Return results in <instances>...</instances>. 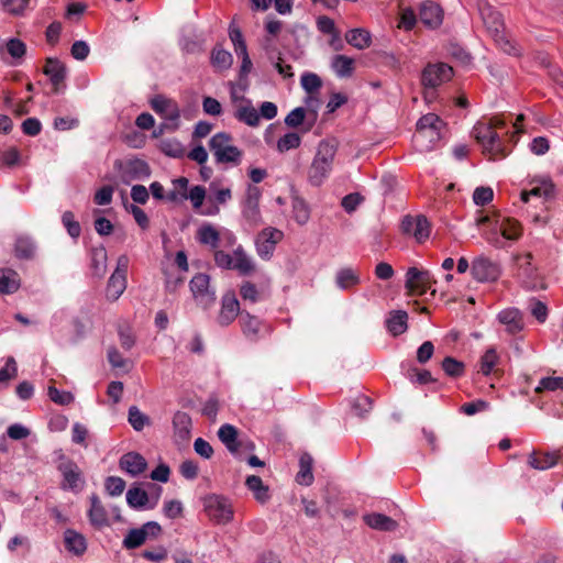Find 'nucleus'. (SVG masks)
<instances>
[{
  "label": "nucleus",
  "mask_w": 563,
  "mask_h": 563,
  "mask_svg": "<svg viewBox=\"0 0 563 563\" xmlns=\"http://www.w3.org/2000/svg\"><path fill=\"white\" fill-rule=\"evenodd\" d=\"M128 167L129 173L135 178L148 177L151 174L150 166L141 159L131 161Z\"/></svg>",
  "instance_id": "nucleus-64"
},
{
  "label": "nucleus",
  "mask_w": 563,
  "mask_h": 563,
  "mask_svg": "<svg viewBox=\"0 0 563 563\" xmlns=\"http://www.w3.org/2000/svg\"><path fill=\"white\" fill-rule=\"evenodd\" d=\"M129 422L134 430L141 431L150 423V419L136 406H132L129 409Z\"/></svg>",
  "instance_id": "nucleus-53"
},
{
  "label": "nucleus",
  "mask_w": 563,
  "mask_h": 563,
  "mask_svg": "<svg viewBox=\"0 0 563 563\" xmlns=\"http://www.w3.org/2000/svg\"><path fill=\"white\" fill-rule=\"evenodd\" d=\"M291 207L295 221L300 225L306 224L310 219V208L308 203L302 198L296 197L292 199Z\"/></svg>",
  "instance_id": "nucleus-47"
},
{
  "label": "nucleus",
  "mask_w": 563,
  "mask_h": 563,
  "mask_svg": "<svg viewBox=\"0 0 563 563\" xmlns=\"http://www.w3.org/2000/svg\"><path fill=\"white\" fill-rule=\"evenodd\" d=\"M407 312L395 311L387 319V329L394 335L402 334L407 330Z\"/></svg>",
  "instance_id": "nucleus-45"
},
{
  "label": "nucleus",
  "mask_w": 563,
  "mask_h": 563,
  "mask_svg": "<svg viewBox=\"0 0 563 563\" xmlns=\"http://www.w3.org/2000/svg\"><path fill=\"white\" fill-rule=\"evenodd\" d=\"M2 9L13 15H20L29 4V0H0Z\"/></svg>",
  "instance_id": "nucleus-58"
},
{
  "label": "nucleus",
  "mask_w": 563,
  "mask_h": 563,
  "mask_svg": "<svg viewBox=\"0 0 563 563\" xmlns=\"http://www.w3.org/2000/svg\"><path fill=\"white\" fill-rule=\"evenodd\" d=\"M120 467L131 476H137L142 474L147 466V463L145 459L136 453V452H129L120 459Z\"/></svg>",
  "instance_id": "nucleus-29"
},
{
  "label": "nucleus",
  "mask_w": 563,
  "mask_h": 563,
  "mask_svg": "<svg viewBox=\"0 0 563 563\" xmlns=\"http://www.w3.org/2000/svg\"><path fill=\"white\" fill-rule=\"evenodd\" d=\"M473 135L477 143L481 144L483 153L488 155L490 159H499L507 156L505 136L506 121L503 115H495L488 121H479L473 128Z\"/></svg>",
  "instance_id": "nucleus-1"
},
{
  "label": "nucleus",
  "mask_w": 563,
  "mask_h": 563,
  "mask_svg": "<svg viewBox=\"0 0 563 563\" xmlns=\"http://www.w3.org/2000/svg\"><path fill=\"white\" fill-rule=\"evenodd\" d=\"M14 252L19 258H31L34 255L35 246L29 238H18Z\"/></svg>",
  "instance_id": "nucleus-52"
},
{
  "label": "nucleus",
  "mask_w": 563,
  "mask_h": 563,
  "mask_svg": "<svg viewBox=\"0 0 563 563\" xmlns=\"http://www.w3.org/2000/svg\"><path fill=\"white\" fill-rule=\"evenodd\" d=\"M62 221L71 238L76 239L80 235V224L78 221H76L75 216L71 211H65L63 213Z\"/></svg>",
  "instance_id": "nucleus-56"
},
{
  "label": "nucleus",
  "mask_w": 563,
  "mask_h": 563,
  "mask_svg": "<svg viewBox=\"0 0 563 563\" xmlns=\"http://www.w3.org/2000/svg\"><path fill=\"white\" fill-rule=\"evenodd\" d=\"M126 501L132 508H142L148 501L147 493L141 488H130L126 493Z\"/></svg>",
  "instance_id": "nucleus-51"
},
{
  "label": "nucleus",
  "mask_w": 563,
  "mask_h": 563,
  "mask_svg": "<svg viewBox=\"0 0 563 563\" xmlns=\"http://www.w3.org/2000/svg\"><path fill=\"white\" fill-rule=\"evenodd\" d=\"M234 117L240 122H243L252 128L258 126L261 121L258 111L247 99H241L240 103L235 108Z\"/></svg>",
  "instance_id": "nucleus-30"
},
{
  "label": "nucleus",
  "mask_w": 563,
  "mask_h": 563,
  "mask_svg": "<svg viewBox=\"0 0 563 563\" xmlns=\"http://www.w3.org/2000/svg\"><path fill=\"white\" fill-rule=\"evenodd\" d=\"M64 543L66 550L76 556H81L87 551L86 538L74 529L65 530Z\"/></svg>",
  "instance_id": "nucleus-31"
},
{
  "label": "nucleus",
  "mask_w": 563,
  "mask_h": 563,
  "mask_svg": "<svg viewBox=\"0 0 563 563\" xmlns=\"http://www.w3.org/2000/svg\"><path fill=\"white\" fill-rule=\"evenodd\" d=\"M313 460L308 453H303L299 459V472L296 475V481L300 485L309 486L313 482L312 474Z\"/></svg>",
  "instance_id": "nucleus-38"
},
{
  "label": "nucleus",
  "mask_w": 563,
  "mask_h": 563,
  "mask_svg": "<svg viewBox=\"0 0 563 563\" xmlns=\"http://www.w3.org/2000/svg\"><path fill=\"white\" fill-rule=\"evenodd\" d=\"M233 58L230 52L223 49L220 46H216L211 52V64L219 70H227L231 67Z\"/></svg>",
  "instance_id": "nucleus-44"
},
{
  "label": "nucleus",
  "mask_w": 563,
  "mask_h": 563,
  "mask_svg": "<svg viewBox=\"0 0 563 563\" xmlns=\"http://www.w3.org/2000/svg\"><path fill=\"white\" fill-rule=\"evenodd\" d=\"M335 280L341 289H349L360 283V276L352 268H342L338 272Z\"/></svg>",
  "instance_id": "nucleus-49"
},
{
  "label": "nucleus",
  "mask_w": 563,
  "mask_h": 563,
  "mask_svg": "<svg viewBox=\"0 0 563 563\" xmlns=\"http://www.w3.org/2000/svg\"><path fill=\"white\" fill-rule=\"evenodd\" d=\"M481 15L496 45L509 55H519L520 49L506 33L501 14L489 5L481 9Z\"/></svg>",
  "instance_id": "nucleus-2"
},
{
  "label": "nucleus",
  "mask_w": 563,
  "mask_h": 563,
  "mask_svg": "<svg viewBox=\"0 0 563 563\" xmlns=\"http://www.w3.org/2000/svg\"><path fill=\"white\" fill-rule=\"evenodd\" d=\"M159 150L167 156L181 158L186 155V148L177 139H165L161 141Z\"/></svg>",
  "instance_id": "nucleus-46"
},
{
  "label": "nucleus",
  "mask_w": 563,
  "mask_h": 563,
  "mask_svg": "<svg viewBox=\"0 0 563 563\" xmlns=\"http://www.w3.org/2000/svg\"><path fill=\"white\" fill-rule=\"evenodd\" d=\"M563 457V449L552 452L533 451L529 455V465L539 471H544L553 467Z\"/></svg>",
  "instance_id": "nucleus-23"
},
{
  "label": "nucleus",
  "mask_w": 563,
  "mask_h": 563,
  "mask_svg": "<svg viewBox=\"0 0 563 563\" xmlns=\"http://www.w3.org/2000/svg\"><path fill=\"white\" fill-rule=\"evenodd\" d=\"M346 42L356 47L357 49H364L371 46L372 38L368 31L364 29H353L345 34Z\"/></svg>",
  "instance_id": "nucleus-42"
},
{
  "label": "nucleus",
  "mask_w": 563,
  "mask_h": 563,
  "mask_svg": "<svg viewBox=\"0 0 563 563\" xmlns=\"http://www.w3.org/2000/svg\"><path fill=\"white\" fill-rule=\"evenodd\" d=\"M419 16L424 25L435 29L443 21V11L438 3L427 0L420 5Z\"/></svg>",
  "instance_id": "nucleus-25"
},
{
  "label": "nucleus",
  "mask_w": 563,
  "mask_h": 563,
  "mask_svg": "<svg viewBox=\"0 0 563 563\" xmlns=\"http://www.w3.org/2000/svg\"><path fill=\"white\" fill-rule=\"evenodd\" d=\"M262 192L258 187L249 185L245 191V198L242 201V216L251 227H257L262 223L260 210V200Z\"/></svg>",
  "instance_id": "nucleus-11"
},
{
  "label": "nucleus",
  "mask_w": 563,
  "mask_h": 563,
  "mask_svg": "<svg viewBox=\"0 0 563 563\" xmlns=\"http://www.w3.org/2000/svg\"><path fill=\"white\" fill-rule=\"evenodd\" d=\"M443 129L418 128L413 135V143L418 151L427 152L433 148L434 144L441 139Z\"/></svg>",
  "instance_id": "nucleus-26"
},
{
  "label": "nucleus",
  "mask_w": 563,
  "mask_h": 563,
  "mask_svg": "<svg viewBox=\"0 0 563 563\" xmlns=\"http://www.w3.org/2000/svg\"><path fill=\"white\" fill-rule=\"evenodd\" d=\"M20 287V278L16 272L0 269V294H12Z\"/></svg>",
  "instance_id": "nucleus-40"
},
{
  "label": "nucleus",
  "mask_w": 563,
  "mask_h": 563,
  "mask_svg": "<svg viewBox=\"0 0 563 563\" xmlns=\"http://www.w3.org/2000/svg\"><path fill=\"white\" fill-rule=\"evenodd\" d=\"M106 490L111 496H120L125 489V482L121 477L109 476L104 483Z\"/></svg>",
  "instance_id": "nucleus-62"
},
{
  "label": "nucleus",
  "mask_w": 563,
  "mask_h": 563,
  "mask_svg": "<svg viewBox=\"0 0 563 563\" xmlns=\"http://www.w3.org/2000/svg\"><path fill=\"white\" fill-rule=\"evenodd\" d=\"M205 512L214 525H227L233 519V508L230 500L219 495L203 498Z\"/></svg>",
  "instance_id": "nucleus-6"
},
{
  "label": "nucleus",
  "mask_w": 563,
  "mask_h": 563,
  "mask_svg": "<svg viewBox=\"0 0 563 563\" xmlns=\"http://www.w3.org/2000/svg\"><path fill=\"white\" fill-rule=\"evenodd\" d=\"M402 232L416 239L418 243H423L429 239L431 225L424 216H406L401 221Z\"/></svg>",
  "instance_id": "nucleus-19"
},
{
  "label": "nucleus",
  "mask_w": 563,
  "mask_h": 563,
  "mask_svg": "<svg viewBox=\"0 0 563 563\" xmlns=\"http://www.w3.org/2000/svg\"><path fill=\"white\" fill-rule=\"evenodd\" d=\"M453 76L451 66L444 63L429 64L421 75V82L426 88L424 99L430 102L434 99V89L449 81Z\"/></svg>",
  "instance_id": "nucleus-5"
},
{
  "label": "nucleus",
  "mask_w": 563,
  "mask_h": 563,
  "mask_svg": "<svg viewBox=\"0 0 563 563\" xmlns=\"http://www.w3.org/2000/svg\"><path fill=\"white\" fill-rule=\"evenodd\" d=\"M198 242L203 245H209L213 250H216L219 246V242L221 238L227 242V245L233 246L236 242V238L233 233L230 231H224L223 233H220L218 229L210 224V223H203L199 227L197 230L196 235Z\"/></svg>",
  "instance_id": "nucleus-16"
},
{
  "label": "nucleus",
  "mask_w": 563,
  "mask_h": 563,
  "mask_svg": "<svg viewBox=\"0 0 563 563\" xmlns=\"http://www.w3.org/2000/svg\"><path fill=\"white\" fill-rule=\"evenodd\" d=\"M66 66L57 58L48 57L45 60L43 73L49 78L55 92H58L66 78Z\"/></svg>",
  "instance_id": "nucleus-24"
},
{
  "label": "nucleus",
  "mask_w": 563,
  "mask_h": 563,
  "mask_svg": "<svg viewBox=\"0 0 563 563\" xmlns=\"http://www.w3.org/2000/svg\"><path fill=\"white\" fill-rule=\"evenodd\" d=\"M239 324L243 335L251 342L262 340L272 331L271 327L265 321L247 311L241 312Z\"/></svg>",
  "instance_id": "nucleus-10"
},
{
  "label": "nucleus",
  "mask_w": 563,
  "mask_h": 563,
  "mask_svg": "<svg viewBox=\"0 0 563 563\" xmlns=\"http://www.w3.org/2000/svg\"><path fill=\"white\" fill-rule=\"evenodd\" d=\"M107 261H108V254L104 246L99 245L96 247H92L90 251V267L92 269V273L98 276L102 277L107 272Z\"/></svg>",
  "instance_id": "nucleus-35"
},
{
  "label": "nucleus",
  "mask_w": 563,
  "mask_h": 563,
  "mask_svg": "<svg viewBox=\"0 0 563 563\" xmlns=\"http://www.w3.org/2000/svg\"><path fill=\"white\" fill-rule=\"evenodd\" d=\"M321 85V79L316 74L307 73L301 76V86L309 95L317 92Z\"/></svg>",
  "instance_id": "nucleus-57"
},
{
  "label": "nucleus",
  "mask_w": 563,
  "mask_h": 563,
  "mask_svg": "<svg viewBox=\"0 0 563 563\" xmlns=\"http://www.w3.org/2000/svg\"><path fill=\"white\" fill-rule=\"evenodd\" d=\"M47 394L49 399L58 405H69L74 400V397L69 391L59 390L54 386L48 387Z\"/></svg>",
  "instance_id": "nucleus-63"
},
{
  "label": "nucleus",
  "mask_w": 563,
  "mask_h": 563,
  "mask_svg": "<svg viewBox=\"0 0 563 563\" xmlns=\"http://www.w3.org/2000/svg\"><path fill=\"white\" fill-rule=\"evenodd\" d=\"M531 314L537 319L539 323H544L548 319V307L544 302L532 299L529 303Z\"/></svg>",
  "instance_id": "nucleus-59"
},
{
  "label": "nucleus",
  "mask_w": 563,
  "mask_h": 563,
  "mask_svg": "<svg viewBox=\"0 0 563 563\" xmlns=\"http://www.w3.org/2000/svg\"><path fill=\"white\" fill-rule=\"evenodd\" d=\"M563 390V376H549L540 379L534 391L541 394L543 391Z\"/></svg>",
  "instance_id": "nucleus-50"
},
{
  "label": "nucleus",
  "mask_w": 563,
  "mask_h": 563,
  "mask_svg": "<svg viewBox=\"0 0 563 563\" xmlns=\"http://www.w3.org/2000/svg\"><path fill=\"white\" fill-rule=\"evenodd\" d=\"M240 302L234 291H227L221 298L217 323L221 327L230 325L238 317H241Z\"/></svg>",
  "instance_id": "nucleus-18"
},
{
  "label": "nucleus",
  "mask_w": 563,
  "mask_h": 563,
  "mask_svg": "<svg viewBox=\"0 0 563 563\" xmlns=\"http://www.w3.org/2000/svg\"><path fill=\"white\" fill-rule=\"evenodd\" d=\"M477 373L499 378L504 374L501 356L495 346L487 347L477 362Z\"/></svg>",
  "instance_id": "nucleus-17"
},
{
  "label": "nucleus",
  "mask_w": 563,
  "mask_h": 563,
  "mask_svg": "<svg viewBox=\"0 0 563 563\" xmlns=\"http://www.w3.org/2000/svg\"><path fill=\"white\" fill-rule=\"evenodd\" d=\"M90 508L88 510L89 522L96 529H102L109 526V518L106 508L103 507L100 498L97 495H91Z\"/></svg>",
  "instance_id": "nucleus-27"
},
{
  "label": "nucleus",
  "mask_w": 563,
  "mask_h": 563,
  "mask_svg": "<svg viewBox=\"0 0 563 563\" xmlns=\"http://www.w3.org/2000/svg\"><path fill=\"white\" fill-rule=\"evenodd\" d=\"M471 273L474 279L479 283H492L499 278L501 269L498 263L481 255L473 260Z\"/></svg>",
  "instance_id": "nucleus-13"
},
{
  "label": "nucleus",
  "mask_w": 563,
  "mask_h": 563,
  "mask_svg": "<svg viewBox=\"0 0 563 563\" xmlns=\"http://www.w3.org/2000/svg\"><path fill=\"white\" fill-rule=\"evenodd\" d=\"M162 528L157 522L150 521L141 528L131 529L123 539V547L133 550L145 543L147 538H156L161 534Z\"/></svg>",
  "instance_id": "nucleus-15"
},
{
  "label": "nucleus",
  "mask_w": 563,
  "mask_h": 563,
  "mask_svg": "<svg viewBox=\"0 0 563 563\" xmlns=\"http://www.w3.org/2000/svg\"><path fill=\"white\" fill-rule=\"evenodd\" d=\"M209 147L219 164L239 165L242 162L243 151L233 144L229 133L219 132L209 141Z\"/></svg>",
  "instance_id": "nucleus-4"
},
{
  "label": "nucleus",
  "mask_w": 563,
  "mask_h": 563,
  "mask_svg": "<svg viewBox=\"0 0 563 563\" xmlns=\"http://www.w3.org/2000/svg\"><path fill=\"white\" fill-rule=\"evenodd\" d=\"M554 185L550 180H542L538 185L533 186L530 190H523L521 192V200L527 202L530 197L547 199L553 196Z\"/></svg>",
  "instance_id": "nucleus-41"
},
{
  "label": "nucleus",
  "mask_w": 563,
  "mask_h": 563,
  "mask_svg": "<svg viewBox=\"0 0 563 563\" xmlns=\"http://www.w3.org/2000/svg\"><path fill=\"white\" fill-rule=\"evenodd\" d=\"M232 269L238 271L240 275H251L255 271V265L252 260L246 255L243 247L239 245L233 251V265Z\"/></svg>",
  "instance_id": "nucleus-34"
},
{
  "label": "nucleus",
  "mask_w": 563,
  "mask_h": 563,
  "mask_svg": "<svg viewBox=\"0 0 563 563\" xmlns=\"http://www.w3.org/2000/svg\"><path fill=\"white\" fill-rule=\"evenodd\" d=\"M58 471L63 476L62 488L73 492H79L85 485V479L79 466L71 460L62 457L58 466Z\"/></svg>",
  "instance_id": "nucleus-12"
},
{
  "label": "nucleus",
  "mask_w": 563,
  "mask_h": 563,
  "mask_svg": "<svg viewBox=\"0 0 563 563\" xmlns=\"http://www.w3.org/2000/svg\"><path fill=\"white\" fill-rule=\"evenodd\" d=\"M245 485L253 493L254 498L260 504H265L269 500V487L263 483L260 476L250 475L246 477Z\"/></svg>",
  "instance_id": "nucleus-33"
},
{
  "label": "nucleus",
  "mask_w": 563,
  "mask_h": 563,
  "mask_svg": "<svg viewBox=\"0 0 563 563\" xmlns=\"http://www.w3.org/2000/svg\"><path fill=\"white\" fill-rule=\"evenodd\" d=\"M301 139L297 133H287L282 136L277 142V150L279 152H287L289 150H295L300 146Z\"/></svg>",
  "instance_id": "nucleus-54"
},
{
  "label": "nucleus",
  "mask_w": 563,
  "mask_h": 563,
  "mask_svg": "<svg viewBox=\"0 0 563 563\" xmlns=\"http://www.w3.org/2000/svg\"><path fill=\"white\" fill-rule=\"evenodd\" d=\"M497 320L505 327L510 335H516L525 329V321L521 311L517 308H507L497 314Z\"/></svg>",
  "instance_id": "nucleus-22"
},
{
  "label": "nucleus",
  "mask_w": 563,
  "mask_h": 563,
  "mask_svg": "<svg viewBox=\"0 0 563 563\" xmlns=\"http://www.w3.org/2000/svg\"><path fill=\"white\" fill-rule=\"evenodd\" d=\"M283 29V23L279 20L269 19L266 21L265 30L267 35L263 40V48L269 53L275 48V37L278 36Z\"/></svg>",
  "instance_id": "nucleus-43"
},
{
  "label": "nucleus",
  "mask_w": 563,
  "mask_h": 563,
  "mask_svg": "<svg viewBox=\"0 0 563 563\" xmlns=\"http://www.w3.org/2000/svg\"><path fill=\"white\" fill-rule=\"evenodd\" d=\"M232 199V191L230 188L218 186L216 183L210 185V195L205 209L200 211L203 216H217L220 212V205H225Z\"/></svg>",
  "instance_id": "nucleus-20"
},
{
  "label": "nucleus",
  "mask_w": 563,
  "mask_h": 563,
  "mask_svg": "<svg viewBox=\"0 0 563 563\" xmlns=\"http://www.w3.org/2000/svg\"><path fill=\"white\" fill-rule=\"evenodd\" d=\"M476 223L479 228L489 224L495 229H499L501 236L507 240L517 241L522 235V225L518 220L501 217L497 213L482 216L476 220Z\"/></svg>",
  "instance_id": "nucleus-7"
},
{
  "label": "nucleus",
  "mask_w": 563,
  "mask_h": 563,
  "mask_svg": "<svg viewBox=\"0 0 563 563\" xmlns=\"http://www.w3.org/2000/svg\"><path fill=\"white\" fill-rule=\"evenodd\" d=\"M355 60L346 55H335L331 60L333 71L340 78L351 77L354 73Z\"/></svg>",
  "instance_id": "nucleus-37"
},
{
  "label": "nucleus",
  "mask_w": 563,
  "mask_h": 563,
  "mask_svg": "<svg viewBox=\"0 0 563 563\" xmlns=\"http://www.w3.org/2000/svg\"><path fill=\"white\" fill-rule=\"evenodd\" d=\"M417 126L424 129H443L445 124L438 114L428 113L419 119Z\"/></svg>",
  "instance_id": "nucleus-61"
},
{
  "label": "nucleus",
  "mask_w": 563,
  "mask_h": 563,
  "mask_svg": "<svg viewBox=\"0 0 563 563\" xmlns=\"http://www.w3.org/2000/svg\"><path fill=\"white\" fill-rule=\"evenodd\" d=\"M443 371L452 377H459L464 373V364L453 357H445L442 362Z\"/></svg>",
  "instance_id": "nucleus-55"
},
{
  "label": "nucleus",
  "mask_w": 563,
  "mask_h": 563,
  "mask_svg": "<svg viewBox=\"0 0 563 563\" xmlns=\"http://www.w3.org/2000/svg\"><path fill=\"white\" fill-rule=\"evenodd\" d=\"M363 520L369 528L379 531H394L398 527L393 518L378 512L364 515Z\"/></svg>",
  "instance_id": "nucleus-32"
},
{
  "label": "nucleus",
  "mask_w": 563,
  "mask_h": 563,
  "mask_svg": "<svg viewBox=\"0 0 563 563\" xmlns=\"http://www.w3.org/2000/svg\"><path fill=\"white\" fill-rule=\"evenodd\" d=\"M334 157L335 147L327 141H321L307 172V179L312 186H321L329 177Z\"/></svg>",
  "instance_id": "nucleus-3"
},
{
  "label": "nucleus",
  "mask_w": 563,
  "mask_h": 563,
  "mask_svg": "<svg viewBox=\"0 0 563 563\" xmlns=\"http://www.w3.org/2000/svg\"><path fill=\"white\" fill-rule=\"evenodd\" d=\"M5 51L12 57V64L19 65L26 54V45L20 38L13 37L7 41Z\"/></svg>",
  "instance_id": "nucleus-48"
},
{
  "label": "nucleus",
  "mask_w": 563,
  "mask_h": 563,
  "mask_svg": "<svg viewBox=\"0 0 563 563\" xmlns=\"http://www.w3.org/2000/svg\"><path fill=\"white\" fill-rule=\"evenodd\" d=\"M126 288V277L121 274H112L109 278L106 296L109 300L115 301Z\"/></svg>",
  "instance_id": "nucleus-39"
},
{
  "label": "nucleus",
  "mask_w": 563,
  "mask_h": 563,
  "mask_svg": "<svg viewBox=\"0 0 563 563\" xmlns=\"http://www.w3.org/2000/svg\"><path fill=\"white\" fill-rule=\"evenodd\" d=\"M284 233L275 228H265L256 239V250L261 257H269L275 246L282 241Z\"/></svg>",
  "instance_id": "nucleus-21"
},
{
  "label": "nucleus",
  "mask_w": 563,
  "mask_h": 563,
  "mask_svg": "<svg viewBox=\"0 0 563 563\" xmlns=\"http://www.w3.org/2000/svg\"><path fill=\"white\" fill-rule=\"evenodd\" d=\"M434 283L435 280L427 269L410 267L406 273L405 287L409 296L424 295Z\"/></svg>",
  "instance_id": "nucleus-8"
},
{
  "label": "nucleus",
  "mask_w": 563,
  "mask_h": 563,
  "mask_svg": "<svg viewBox=\"0 0 563 563\" xmlns=\"http://www.w3.org/2000/svg\"><path fill=\"white\" fill-rule=\"evenodd\" d=\"M151 107L159 117L172 122V125H167L170 130L178 129L180 109L175 100L158 95L151 100Z\"/></svg>",
  "instance_id": "nucleus-14"
},
{
  "label": "nucleus",
  "mask_w": 563,
  "mask_h": 563,
  "mask_svg": "<svg viewBox=\"0 0 563 563\" xmlns=\"http://www.w3.org/2000/svg\"><path fill=\"white\" fill-rule=\"evenodd\" d=\"M218 437L233 455L240 456V449L244 444L238 439V429L229 423L221 426L218 431Z\"/></svg>",
  "instance_id": "nucleus-28"
},
{
  "label": "nucleus",
  "mask_w": 563,
  "mask_h": 563,
  "mask_svg": "<svg viewBox=\"0 0 563 563\" xmlns=\"http://www.w3.org/2000/svg\"><path fill=\"white\" fill-rule=\"evenodd\" d=\"M364 197L358 192H352L342 198L341 206L347 212H354L363 203Z\"/></svg>",
  "instance_id": "nucleus-60"
},
{
  "label": "nucleus",
  "mask_w": 563,
  "mask_h": 563,
  "mask_svg": "<svg viewBox=\"0 0 563 563\" xmlns=\"http://www.w3.org/2000/svg\"><path fill=\"white\" fill-rule=\"evenodd\" d=\"M190 291L198 306L208 309L216 301V292L210 288V277L207 274L195 275L189 283Z\"/></svg>",
  "instance_id": "nucleus-9"
},
{
  "label": "nucleus",
  "mask_w": 563,
  "mask_h": 563,
  "mask_svg": "<svg viewBox=\"0 0 563 563\" xmlns=\"http://www.w3.org/2000/svg\"><path fill=\"white\" fill-rule=\"evenodd\" d=\"M173 427L175 437L181 441H186L190 437L191 418L188 413L177 411L173 418Z\"/></svg>",
  "instance_id": "nucleus-36"
}]
</instances>
